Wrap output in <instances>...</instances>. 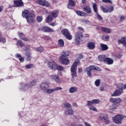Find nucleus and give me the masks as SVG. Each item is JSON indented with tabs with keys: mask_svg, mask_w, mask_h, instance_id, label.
I'll return each mask as SVG.
<instances>
[{
	"mask_svg": "<svg viewBox=\"0 0 126 126\" xmlns=\"http://www.w3.org/2000/svg\"><path fill=\"white\" fill-rule=\"evenodd\" d=\"M50 86V83L49 82H44L40 85V89L43 92H46L47 94H52L56 91H59V90H63V88L61 87H57L55 88H49L47 89V87Z\"/></svg>",
	"mask_w": 126,
	"mask_h": 126,
	"instance_id": "nucleus-1",
	"label": "nucleus"
},
{
	"mask_svg": "<svg viewBox=\"0 0 126 126\" xmlns=\"http://www.w3.org/2000/svg\"><path fill=\"white\" fill-rule=\"evenodd\" d=\"M35 14L33 12H29L28 10L25 9L22 12V17L27 19L29 24L35 23Z\"/></svg>",
	"mask_w": 126,
	"mask_h": 126,
	"instance_id": "nucleus-2",
	"label": "nucleus"
},
{
	"mask_svg": "<svg viewBox=\"0 0 126 126\" xmlns=\"http://www.w3.org/2000/svg\"><path fill=\"white\" fill-rule=\"evenodd\" d=\"M68 56H69V51H65L63 52L60 59V63L62 64H65V65H67V64L69 63V60L67 59V57H68Z\"/></svg>",
	"mask_w": 126,
	"mask_h": 126,
	"instance_id": "nucleus-3",
	"label": "nucleus"
},
{
	"mask_svg": "<svg viewBox=\"0 0 126 126\" xmlns=\"http://www.w3.org/2000/svg\"><path fill=\"white\" fill-rule=\"evenodd\" d=\"M77 65H78V63L75 61L72 64L70 68L71 75L72 76V81L74 80V77H76V70H77Z\"/></svg>",
	"mask_w": 126,
	"mask_h": 126,
	"instance_id": "nucleus-4",
	"label": "nucleus"
},
{
	"mask_svg": "<svg viewBox=\"0 0 126 126\" xmlns=\"http://www.w3.org/2000/svg\"><path fill=\"white\" fill-rule=\"evenodd\" d=\"M92 70H96V71H101V69L99 67H94V65H91L89 67L85 69L84 71L87 73L89 77L92 76Z\"/></svg>",
	"mask_w": 126,
	"mask_h": 126,
	"instance_id": "nucleus-5",
	"label": "nucleus"
},
{
	"mask_svg": "<svg viewBox=\"0 0 126 126\" xmlns=\"http://www.w3.org/2000/svg\"><path fill=\"white\" fill-rule=\"evenodd\" d=\"M37 83V81L35 80H32L31 82L30 85L27 84H24L22 86L21 89L23 91H26V90H28L29 88H32L33 86H34L35 84Z\"/></svg>",
	"mask_w": 126,
	"mask_h": 126,
	"instance_id": "nucleus-6",
	"label": "nucleus"
},
{
	"mask_svg": "<svg viewBox=\"0 0 126 126\" xmlns=\"http://www.w3.org/2000/svg\"><path fill=\"white\" fill-rule=\"evenodd\" d=\"M124 118H126V116H124L122 115H117L112 118V120L117 125H121L122 124V121Z\"/></svg>",
	"mask_w": 126,
	"mask_h": 126,
	"instance_id": "nucleus-7",
	"label": "nucleus"
},
{
	"mask_svg": "<svg viewBox=\"0 0 126 126\" xmlns=\"http://www.w3.org/2000/svg\"><path fill=\"white\" fill-rule=\"evenodd\" d=\"M62 34L67 39V40H71L72 39V35L70 34V32L68 31V30L66 29H63L61 31Z\"/></svg>",
	"mask_w": 126,
	"mask_h": 126,
	"instance_id": "nucleus-8",
	"label": "nucleus"
},
{
	"mask_svg": "<svg viewBox=\"0 0 126 126\" xmlns=\"http://www.w3.org/2000/svg\"><path fill=\"white\" fill-rule=\"evenodd\" d=\"M83 37V34H82V32H77L75 33V44L79 45L80 44V39Z\"/></svg>",
	"mask_w": 126,
	"mask_h": 126,
	"instance_id": "nucleus-9",
	"label": "nucleus"
},
{
	"mask_svg": "<svg viewBox=\"0 0 126 126\" xmlns=\"http://www.w3.org/2000/svg\"><path fill=\"white\" fill-rule=\"evenodd\" d=\"M93 8L94 9V12L95 13L97 19H98V20H103V17H102V16H101V15H100L99 13H98V9L97 8V4L94 3L93 6Z\"/></svg>",
	"mask_w": 126,
	"mask_h": 126,
	"instance_id": "nucleus-10",
	"label": "nucleus"
},
{
	"mask_svg": "<svg viewBox=\"0 0 126 126\" xmlns=\"http://www.w3.org/2000/svg\"><path fill=\"white\" fill-rule=\"evenodd\" d=\"M51 79L52 80H53V81H55V82H57V83H61L62 82V80L59 76H58L57 75H51L50 76Z\"/></svg>",
	"mask_w": 126,
	"mask_h": 126,
	"instance_id": "nucleus-11",
	"label": "nucleus"
},
{
	"mask_svg": "<svg viewBox=\"0 0 126 126\" xmlns=\"http://www.w3.org/2000/svg\"><path fill=\"white\" fill-rule=\"evenodd\" d=\"M41 31L42 32H45V33H49L54 32V30L49 27H42L40 29Z\"/></svg>",
	"mask_w": 126,
	"mask_h": 126,
	"instance_id": "nucleus-12",
	"label": "nucleus"
},
{
	"mask_svg": "<svg viewBox=\"0 0 126 126\" xmlns=\"http://www.w3.org/2000/svg\"><path fill=\"white\" fill-rule=\"evenodd\" d=\"M47 66L50 69H56V68L57 67V63L54 61L49 62L48 63Z\"/></svg>",
	"mask_w": 126,
	"mask_h": 126,
	"instance_id": "nucleus-13",
	"label": "nucleus"
},
{
	"mask_svg": "<svg viewBox=\"0 0 126 126\" xmlns=\"http://www.w3.org/2000/svg\"><path fill=\"white\" fill-rule=\"evenodd\" d=\"M14 4L13 5L14 7H18L19 6H23V2L22 0H16L14 1Z\"/></svg>",
	"mask_w": 126,
	"mask_h": 126,
	"instance_id": "nucleus-14",
	"label": "nucleus"
},
{
	"mask_svg": "<svg viewBox=\"0 0 126 126\" xmlns=\"http://www.w3.org/2000/svg\"><path fill=\"white\" fill-rule=\"evenodd\" d=\"M124 93V91L121 90V89H120L118 90H116L113 94L111 95L112 97H116L117 96H120V95H122Z\"/></svg>",
	"mask_w": 126,
	"mask_h": 126,
	"instance_id": "nucleus-15",
	"label": "nucleus"
},
{
	"mask_svg": "<svg viewBox=\"0 0 126 126\" xmlns=\"http://www.w3.org/2000/svg\"><path fill=\"white\" fill-rule=\"evenodd\" d=\"M25 56L26 61L30 62V61H31V52L29 51L28 49H27L26 51Z\"/></svg>",
	"mask_w": 126,
	"mask_h": 126,
	"instance_id": "nucleus-16",
	"label": "nucleus"
},
{
	"mask_svg": "<svg viewBox=\"0 0 126 126\" xmlns=\"http://www.w3.org/2000/svg\"><path fill=\"white\" fill-rule=\"evenodd\" d=\"M68 91L71 94L78 92V88L77 87H71L69 89Z\"/></svg>",
	"mask_w": 126,
	"mask_h": 126,
	"instance_id": "nucleus-17",
	"label": "nucleus"
},
{
	"mask_svg": "<svg viewBox=\"0 0 126 126\" xmlns=\"http://www.w3.org/2000/svg\"><path fill=\"white\" fill-rule=\"evenodd\" d=\"M75 5V1L74 0H69V3L67 5V7L69 9L73 8V7Z\"/></svg>",
	"mask_w": 126,
	"mask_h": 126,
	"instance_id": "nucleus-18",
	"label": "nucleus"
},
{
	"mask_svg": "<svg viewBox=\"0 0 126 126\" xmlns=\"http://www.w3.org/2000/svg\"><path fill=\"white\" fill-rule=\"evenodd\" d=\"M98 103H100V100L98 99H94L92 101H88L87 106H91L92 104H98Z\"/></svg>",
	"mask_w": 126,
	"mask_h": 126,
	"instance_id": "nucleus-19",
	"label": "nucleus"
},
{
	"mask_svg": "<svg viewBox=\"0 0 126 126\" xmlns=\"http://www.w3.org/2000/svg\"><path fill=\"white\" fill-rule=\"evenodd\" d=\"M101 31L104 32V33H106V34H110V33L112 32V30L108 28L102 27L101 28Z\"/></svg>",
	"mask_w": 126,
	"mask_h": 126,
	"instance_id": "nucleus-20",
	"label": "nucleus"
},
{
	"mask_svg": "<svg viewBox=\"0 0 126 126\" xmlns=\"http://www.w3.org/2000/svg\"><path fill=\"white\" fill-rule=\"evenodd\" d=\"M84 11L86 12L88 14H91L92 13V10H91V8L88 6H86L83 8Z\"/></svg>",
	"mask_w": 126,
	"mask_h": 126,
	"instance_id": "nucleus-21",
	"label": "nucleus"
},
{
	"mask_svg": "<svg viewBox=\"0 0 126 126\" xmlns=\"http://www.w3.org/2000/svg\"><path fill=\"white\" fill-rule=\"evenodd\" d=\"M18 36L20 37V38L21 39V40H23L24 41H29L28 38L25 37V35L23 33L21 32H18Z\"/></svg>",
	"mask_w": 126,
	"mask_h": 126,
	"instance_id": "nucleus-22",
	"label": "nucleus"
},
{
	"mask_svg": "<svg viewBox=\"0 0 126 126\" xmlns=\"http://www.w3.org/2000/svg\"><path fill=\"white\" fill-rule=\"evenodd\" d=\"M118 42L119 44H122L124 46H126V37L124 36L121 39H118Z\"/></svg>",
	"mask_w": 126,
	"mask_h": 126,
	"instance_id": "nucleus-23",
	"label": "nucleus"
},
{
	"mask_svg": "<svg viewBox=\"0 0 126 126\" xmlns=\"http://www.w3.org/2000/svg\"><path fill=\"white\" fill-rule=\"evenodd\" d=\"M87 47L89 50H94V49H95V43L89 42L88 44Z\"/></svg>",
	"mask_w": 126,
	"mask_h": 126,
	"instance_id": "nucleus-24",
	"label": "nucleus"
},
{
	"mask_svg": "<svg viewBox=\"0 0 126 126\" xmlns=\"http://www.w3.org/2000/svg\"><path fill=\"white\" fill-rule=\"evenodd\" d=\"M104 62L107 63V64H113L114 60L111 58H106Z\"/></svg>",
	"mask_w": 126,
	"mask_h": 126,
	"instance_id": "nucleus-25",
	"label": "nucleus"
},
{
	"mask_svg": "<svg viewBox=\"0 0 126 126\" xmlns=\"http://www.w3.org/2000/svg\"><path fill=\"white\" fill-rule=\"evenodd\" d=\"M15 57L16 58H17V59H19L21 63H24V59L23 58V57H22L21 55L19 54V53H17L15 55Z\"/></svg>",
	"mask_w": 126,
	"mask_h": 126,
	"instance_id": "nucleus-26",
	"label": "nucleus"
},
{
	"mask_svg": "<svg viewBox=\"0 0 126 126\" xmlns=\"http://www.w3.org/2000/svg\"><path fill=\"white\" fill-rule=\"evenodd\" d=\"M100 46L101 48V51H107L109 49V47H108V45L103 44V43H100Z\"/></svg>",
	"mask_w": 126,
	"mask_h": 126,
	"instance_id": "nucleus-27",
	"label": "nucleus"
},
{
	"mask_svg": "<svg viewBox=\"0 0 126 126\" xmlns=\"http://www.w3.org/2000/svg\"><path fill=\"white\" fill-rule=\"evenodd\" d=\"M53 21V16L52 15L48 16L47 18L46 19V23H50Z\"/></svg>",
	"mask_w": 126,
	"mask_h": 126,
	"instance_id": "nucleus-28",
	"label": "nucleus"
},
{
	"mask_svg": "<svg viewBox=\"0 0 126 126\" xmlns=\"http://www.w3.org/2000/svg\"><path fill=\"white\" fill-rule=\"evenodd\" d=\"M65 115H69L71 116L74 114V112L71 109H68L67 111L65 112Z\"/></svg>",
	"mask_w": 126,
	"mask_h": 126,
	"instance_id": "nucleus-29",
	"label": "nucleus"
},
{
	"mask_svg": "<svg viewBox=\"0 0 126 126\" xmlns=\"http://www.w3.org/2000/svg\"><path fill=\"white\" fill-rule=\"evenodd\" d=\"M76 13L77 15H79V16H85V15H86L85 12L81 11H76Z\"/></svg>",
	"mask_w": 126,
	"mask_h": 126,
	"instance_id": "nucleus-30",
	"label": "nucleus"
},
{
	"mask_svg": "<svg viewBox=\"0 0 126 126\" xmlns=\"http://www.w3.org/2000/svg\"><path fill=\"white\" fill-rule=\"evenodd\" d=\"M58 45L59 47H61V48H62V47H63V46H64V42L63 41V40L59 39Z\"/></svg>",
	"mask_w": 126,
	"mask_h": 126,
	"instance_id": "nucleus-31",
	"label": "nucleus"
},
{
	"mask_svg": "<svg viewBox=\"0 0 126 126\" xmlns=\"http://www.w3.org/2000/svg\"><path fill=\"white\" fill-rule=\"evenodd\" d=\"M52 17H54L55 18L58 17V15H59V12L58 11H54L51 13Z\"/></svg>",
	"mask_w": 126,
	"mask_h": 126,
	"instance_id": "nucleus-32",
	"label": "nucleus"
},
{
	"mask_svg": "<svg viewBox=\"0 0 126 126\" xmlns=\"http://www.w3.org/2000/svg\"><path fill=\"white\" fill-rule=\"evenodd\" d=\"M98 60L100 61V62H105L106 60V58L105 57L104 55H100L98 57Z\"/></svg>",
	"mask_w": 126,
	"mask_h": 126,
	"instance_id": "nucleus-33",
	"label": "nucleus"
},
{
	"mask_svg": "<svg viewBox=\"0 0 126 126\" xmlns=\"http://www.w3.org/2000/svg\"><path fill=\"white\" fill-rule=\"evenodd\" d=\"M36 51H37V52H39V53H43V52H44V47H42V46H39L38 47H37L36 49Z\"/></svg>",
	"mask_w": 126,
	"mask_h": 126,
	"instance_id": "nucleus-34",
	"label": "nucleus"
},
{
	"mask_svg": "<svg viewBox=\"0 0 126 126\" xmlns=\"http://www.w3.org/2000/svg\"><path fill=\"white\" fill-rule=\"evenodd\" d=\"M56 69L62 71L64 69V68L62 65H58L56 64Z\"/></svg>",
	"mask_w": 126,
	"mask_h": 126,
	"instance_id": "nucleus-35",
	"label": "nucleus"
},
{
	"mask_svg": "<svg viewBox=\"0 0 126 126\" xmlns=\"http://www.w3.org/2000/svg\"><path fill=\"white\" fill-rule=\"evenodd\" d=\"M101 83V80L100 79H97L94 82V84L96 87H99L100 86V84Z\"/></svg>",
	"mask_w": 126,
	"mask_h": 126,
	"instance_id": "nucleus-36",
	"label": "nucleus"
},
{
	"mask_svg": "<svg viewBox=\"0 0 126 126\" xmlns=\"http://www.w3.org/2000/svg\"><path fill=\"white\" fill-rule=\"evenodd\" d=\"M100 9L102 10V11H103V12H104L105 13H108V12H109V10L106 9L103 6H100Z\"/></svg>",
	"mask_w": 126,
	"mask_h": 126,
	"instance_id": "nucleus-37",
	"label": "nucleus"
},
{
	"mask_svg": "<svg viewBox=\"0 0 126 126\" xmlns=\"http://www.w3.org/2000/svg\"><path fill=\"white\" fill-rule=\"evenodd\" d=\"M107 117V115L101 114L99 115V119L104 120Z\"/></svg>",
	"mask_w": 126,
	"mask_h": 126,
	"instance_id": "nucleus-38",
	"label": "nucleus"
},
{
	"mask_svg": "<svg viewBox=\"0 0 126 126\" xmlns=\"http://www.w3.org/2000/svg\"><path fill=\"white\" fill-rule=\"evenodd\" d=\"M89 109L92 111H94V112H97V109L94 106L92 105V104L90 105Z\"/></svg>",
	"mask_w": 126,
	"mask_h": 126,
	"instance_id": "nucleus-39",
	"label": "nucleus"
},
{
	"mask_svg": "<svg viewBox=\"0 0 126 126\" xmlns=\"http://www.w3.org/2000/svg\"><path fill=\"white\" fill-rule=\"evenodd\" d=\"M38 4H40V5H44V3H45V0H39L37 1Z\"/></svg>",
	"mask_w": 126,
	"mask_h": 126,
	"instance_id": "nucleus-40",
	"label": "nucleus"
},
{
	"mask_svg": "<svg viewBox=\"0 0 126 126\" xmlns=\"http://www.w3.org/2000/svg\"><path fill=\"white\" fill-rule=\"evenodd\" d=\"M64 107L68 109V108H71V105L68 102H65L64 104Z\"/></svg>",
	"mask_w": 126,
	"mask_h": 126,
	"instance_id": "nucleus-41",
	"label": "nucleus"
},
{
	"mask_svg": "<svg viewBox=\"0 0 126 126\" xmlns=\"http://www.w3.org/2000/svg\"><path fill=\"white\" fill-rule=\"evenodd\" d=\"M17 44L20 46L21 47H23L24 46V44L22 43V41L19 40L17 41Z\"/></svg>",
	"mask_w": 126,
	"mask_h": 126,
	"instance_id": "nucleus-42",
	"label": "nucleus"
},
{
	"mask_svg": "<svg viewBox=\"0 0 126 126\" xmlns=\"http://www.w3.org/2000/svg\"><path fill=\"white\" fill-rule=\"evenodd\" d=\"M122 101V98H116L115 100V103L119 104V103H121Z\"/></svg>",
	"mask_w": 126,
	"mask_h": 126,
	"instance_id": "nucleus-43",
	"label": "nucleus"
},
{
	"mask_svg": "<svg viewBox=\"0 0 126 126\" xmlns=\"http://www.w3.org/2000/svg\"><path fill=\"white\" fill-rule=\"evenodd\" d=\"M43 6L49 7V6H50V3H49V2H48L46 0H44V3H43Z\"/></svg>",
	"mask_w": 126,
	"mask_h": 126,
	"instance_id": "nucleus-44",
	"label": "nucleus"
},
{
	"mask_svg": "<svg viewBox=\"0 0 126 126\" xmlns=\"http://www.w3.org/2000/svg\"><path fill=\"white\" fill-rule=\"evenodd\" d=\"M25 67L27 69H29L30 68H32V67H33V65L32 64H30L26 65Z\"/></svg>",
	"mask_w": 126,
	"mask_h": 126,
	"instance_id": "nucleus-45",
	"label": "nucleus"
},
{
	"mask_svg": "<svg viewBox=\"0 0 126 126\" xmlns=\"http://www.w3.org/2000/svg\"><path fill=\"white\" fill-rule=\"evenodd\" d=\"M42 20H43V17L38 16L37 17V21H38V22H41V21H42Z\"/></svg>",
	"mask_w": 126,
	"mask_h": 126,
	"instance_id": "nucleus-46",
	"label": "nucleus"
},
{
	"mask_svg": "<svg viewBox=\"0 0 126 126\" xmlns=\"http://www.w3.org/2000/svg\"><path fill=\"white\" fill-rule=\"evenodd\" d=\"M108 12H112L114 10V7L111 6L108 8Z\"/></svg>",
	"mask_w": 126,
	"mask_h": 126,
	"instance_id": "nucleus-47",
	"label": "nucleus"
},
{
	"mask_svg": "<svg viewBox=\"0 0 126 126\" xmlns=\"http://www.w3.org/2000/svg\"><path fill=\"white\" fill-rule=\"evenodd\" d=\"M104 121L106 125H108V124H110V121L108 120V116L104 120Z\"/></svg>",
	"mask_w": 126,
	"mask_h": 126,
	"instance_id": "nucleus-48",
	"label": "nucleus"
},
{
	"mask_svg": "<svg viewBox=\"0 0 126 126\" xmlns=\"http://www.w3.org/2000/svg\"><path fill=\"white\" fill-rule=\"evenodd\" d=\"M126 19V16H121L120 18V21H124Z\"/></svg>",
	"mask_w": 126,
	"mask_h": 126,
	"instance_id": "nucleus-49",
	"label": "nucleus"
},
{
	"mask_svg": "<svg viewBox=\"0 0 126 126\" xmlns=\"http://www.w3.org/2000/svg\"><path fill=\"white\" fill-rule=\"evenodd\" d=\"M103 2H106L108 3L109 2V3H112L113 2L111 0H102Z\"/></svg>",
	"mask_w": 126,
	"mask_h": 126,
	"instance_id": "nucleus-50",
	"label": "nucleus"
},
{
	"mask_svg": "<svg viewBox=\"0 0 126 126\" xmlns=\"http://www.w3.org/2000/svg\"><path fill=\"white\" fill-rule=\"evenodd\" d=\"M120 89L122 91H123L124 90H125V89H126V84L123 85Z\"/></svg>",
	"mask_w": 126,
	"mask_h": 126,
	"instance_id": "nucleus-51",
	"label": "nucleus"
},
{
	"mask_svg": "<svg viewBox=\"0 0 126 126\" xmlns=\"http://www.w3.org/2000/svg\"><path fill=\"white\" fill-rule=\"evenodd\" d=\"M110 102H111V103H116V98H114L113 97L110 98Z\"/></svg>",
	"mask_w": 126,
	"mask_h": 126,
	"instance_id": "nucleus-52",
	"label": "nucleus"
},
{
	"mask_svg": "<svg viewBox=\"0 0 126 126\" xmlns=\"http://www.w3.org/2000/svg\"><path fill=\"white\" fill-rule=\"evenodd\" d=\"M1 42H2L3 44H5V42H6V40H5V38H1Z\"/></svg>",
	"mask_w": 126,
	"mask_h": 126,
	"instance_id": "nucleus-53",
	"label": "nucleus"
},
{
	"mask_svg": "<svg viewBox=\"0 0 126 126\" xmlns=\"http://www.w3.org/2000/svg\"><path fill=\"white\" fill-rule=\"evenodd\" d=\"M105 41H109V39H110V36L109 35H106L105 37Z\"/></svg>",
	"mask_w": 126,
	"mask_h": 126,
	"instance_id": "nucleus-54",
	"label": "nucleus"
},
{
	"mask_svg": "<svg viewBox=\"0 0 126 126\" xmlns=\"http://www.w3.org/2000/svg\"><path fill=\"white\" fill-rule=\"evenodd\" d=\"M82 71H83L82 68H79V69H78L79 73H81V72H82Z\"/></svg>",
	"mask_w": 126,
	"mask_h": 126,
	"instance_id": "nucleus-55",
	"label": "nucleus"
},
{
	"mask_svg": "<svg viewBox=\"0 0 126 126\" xmlns=\"http://www.w3.org/2000/svg\"><path fill=\"white\" fill-rule=\"evenodd\" d=\"M84 125L86 126H91V125H90V124L87 122H84Z\"/></svg>",
	"mask_w": 126,
	"mask_h": 126,
	"instance_id": "nucleus-56",
	"label": "nucleus"
},
{
	"mask_svg": "<svg viewBox=\"0 0 126 126\" xmlns=\"http://www.w3.org/2000/svg\"><path fill=\"white\" fill-rule=\"evenodd\" d=\"M50 25L51 26H56L57 25V23H52L51 24H50Z\"/></svg>",
	"mask_w": 126,
	"mask_h": 126,
	"instance_id": "nucleus-57",
	"label": "nucleus"
},
{
	"mask_svg": "<svg viewBox=\"0 0 126 126\" xmlns=\"http://www.w3.org/2000/svg\"><path fill=\"white\" fill-rule=\"evenodd\" d=\"M84 22H85V23H87V24H90V21L87 20H85Z\"/></svg>",
	"mask_w": 126,
	"mask_h": 126,
	"instance_id": "nucleus-58",
	"label": "nucleus"
},
{
	"mask_svg": "<svg viewBox=\"0 0 126 126\" xmlns=\"http://www.w3.org/2000/svg\"><path fill=\"white\" fill-rule=\"evenodd\" d=\"M85 37H86V38H89V37H90V35H89L88 34H86L85 35Z\"/></svg>",
	"mask_w": 126,
	"mask_h": 126,
	"instance_id": "nucleus-59",
	"label": "nucleus"
},
{
	"mask_svg": "<svg viewBox=\"0 0 126 126\" xmlns=\"http://www.w3.org/2000/svg\"><path fill=\"white\" fill-rule=\"evenodd\" d=\"M78 29L79 30H81V31H83V28H82V27H78Z\"/></svg>",
	"mask_w": 126,
	"mask_h": 126,
	"instance_id": "nucleus-60",
	"label": "nucleus"
},
{
	"mask_svg": "<svg viewBox=\"0 0 126 126\" xmlns=\"http://www.w3.org/2000/svg\"><path fill=\"white\" fill-rule=\"evenodd\" d=\"M3 7L2 6H0V12H1L2 11Z\"/></svg>",
	"mask_w": 126,
	"mask_h": 126,
	"instance_id": "nucleus-61",
	"label": "nucleus"
},
{
	"mask_svg": "<svg viewBox=\"0 0 126 126\" xmlns=\"http://www.w3.org/2000/svg\"><path fill=\"white\" fill-rule=\"evenodd\" d=\"M100 91H104V87H102L100 88Z\"/></svg>",
	"mask_w": 126,
	"mask_h": 126,
	"instance_id": "nucleus-62",
	"label": "nucleus"
},
{
	"mask_svg": "<svg viewBox=\"0 0 126 126\" xmlns=\"http://www.w3.org/2000/svg\"><path fill=\"white\" fill-rule=\"evenodd\" d=\"M82 3H85L86 2V0H82Z\"/></svg>",
	"mask_w": 126,
	"mask_h": 126,
	"instance_id": "nucleus-63",
	"label": "nucleus"
},
{
	"mask_svg": "<svg viewBox=\"0 0 126 126\" xmlns=\"http://www.w3.org/2000/svg\"><path fill=\"white\" fill-rule=\"evenodd\" d=\"M83 58V55H80L79 56V59H82Z\"/></svg>",
	"mask_w": 126,
	"mask_h": 126,
	"instance_id": "nucleus-64",
	"label": "nucleus"
}]
</instances>
